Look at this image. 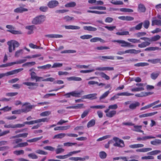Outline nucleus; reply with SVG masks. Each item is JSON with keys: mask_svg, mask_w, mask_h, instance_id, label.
<instances>
[{"mask_svg": "<svg viewBox=\"0 0 161 161\" xmlns=\"http://www.w3.org/2000/svg\"><path fill=\"white\" fill-rule=\"evenodd\" d=\"M114 146L121 148L125 147V143L123 140L116 137H114Z\"/></svg>", "mask_w": 161, "mask_h": 161, "instance_id": "5", "label": "nucleus"}, {"mask_svg": "<svg viewBox=\"0 0 161 161\" xmlns=\"http://www.w3.org/2000/svg\"><path fill=\"white\" fill-rule=\"evenodd\" d=\"M99 75L102 77L104 78L106 80H108L110 79V77L103 72L100 73Z\"/></svg>", "mask_w": 161, "mask_h": 161, "instance_id": "52", "label": "nucleus"}, {"mask_svg": "<svg viewBox=\"0 0 161 161\" xmlns=\"http://www.w3.org/2000/svg\"><path fill=\"white\" fill-rule=\"evenodd\" d=\"M52 67V65L50 64H47L42 66H40L37 67V68L39 69H49Z\"/></svg>", "mask_w": 161, "mask_h": 161, "instance_id": "51", "label": "nucleus"}, {"mask_svg": "<svg viewBox=\"0 0 161 161\" xmlns=\"http://www.w3.org/2000/svg\"><path fill=\"white\" fill-rule=\"evenodd\" d=\"M140 105V103L138 102H136L134 103H133L131 104L129 108L131 109H134L136 108L137 107L139 106Z\"/></svg>", "mask_w": 161, "mask_h": 161, "instance_id": "33", "label": "nucleus"}, {"mask_svg": "<svg viewBox=\"0 0 161 161\" xmlns=\"http://www.w3.org/2000/svg\"><path fill=\"white\" fill-rule=\"evenodd\" d=\"M132 126H133V128L132 129V130L133 131L137 132L142 133L143 134H144L143 131L142 130V126L136 125L134 124V125Z\"/></svg>", "mask_w": 161, "mask_h": 161, "instance_id": "13", "label": "nucleus"}, {"mask_svg": "<svg viewBox=\"0 0 161 161\" xmlns=\"http://www.w3.org/2000/svg\"><path fill=\"white\" fill-rule=\"evenodd\" d=\"M134 95L133 93H130L128 92H123L118 93L117 94V95L118 96H128Z\"/></svg>", "mask_w": 161, "mask_h": 161, "instance_id": "39", "label": "nucleus"}, {"mask_svg": "<svg viewBox=\"0 0 161 161\" xmlns=\"http://www.w3.org/2000/svg\"><path fill=\"white\" fill-rule=\"evenodd\" d=\"M76 5V3L75 2H72L66 4L65 7L67 8H72L75 7Z\"/></svg>", "mask_w": 161, "mask_h": 161, "instance_id": "34", "label": "nucleus"}, {"mask_svg": "<svg viewBox=\"0 0 161 161\" xmlns=\"http://www.w3.org/2000/svg\"><path fill=\"white\" fill-rule=\"evenodd\" d=\"M161 48L158 47H149L145 49V51H154L156 50H161Z\"/></svg>", "mask_w": 161, "mask_h": 161, "instance_id": "32", "label": "nucleus"}, {"mask_svg": "<svg viewBox=\"0 0 161 161\" xmlns=\"http://www.w3.org/2000/svg\"><path fill=\"white\" fill-rule=\"evenodd\" d=\"M28 9L23 7H20L15 9L14 11L16 13H22L24 12H26Z\"/></svg>", "mask_w": 161, "mask_h": 161, "instance_id": "14", "label": "nucleus"}, {"mask_svg": "<svg viewBox=\"0 0 161 161\" xmlns=\"http://www.w3.org/2000/svg\"><path fill=\"white\" fill-rule=\"evenodd\" d=\"M99 58L100 59L103 61L107 59L111 60H114V57L113 56H102L99 57Z\"/></svg>", "mask_w": 161, "mask_h": 161, "instance_id": "31", "label": "nucleus"}, {"mask_svg": "<svg viewBox=\"0 0 161 161\" xmlns=\"http://www.w3.org/2000/svg\"><path fill=\"white\" fill-rule=\"evenodd\" d=\"M99 156L101 159H104L106 158L107 154L104 151H101L99 153Z\"/></svg>", "mask_w": 161, "mask_h": 161, "instance_id": "35", "label": "nucleus"}, {"mask_svg": "<svg viewBox=\"0 0 161 161\" xmlns=\"http://www.w3.org/2000/svg\"><path fill=\"white\" fill-rule=\"evenodd\" d=\"M138 11L141 12H144L145 11L146 8L143 4L140 3L138 5Z\"/></svg>", "mask_w": 161, "mask_h": 161, "instance_id": "30", "label": "nucleus"}, {"mask_svg": "<svg viewBox=\"0 0 161 161\" xmlns=\"http://www.w3.org/2000/svg\"><path fill=\"white\" fill-rule=\"evenodd\" d=\"M70 127V126L69 125L57 126L54 128V130H66L69 129Z\"/></svg>", "mask_w": 161, "mask_h": 161, "instance_id": "17", "label": "nucleus"}, {"mask_svg": "<svg viewBox=\"0 0 161 161\" xmlns=\"http://www.w3.org/2000/svg\"><path fill=\"white\" fill-rule=\"evenodd\" d=\"M87 12L88 13H95L98 14H106V12H105L103 11H92L88 10L87 11Z\"/></svg>", "mask_w": 161, "mask_h": 161, "instance_id": "53", "label": "nucleus"}, {"mask_svg": "<svg viewBox=\"0 0 161 161\" xmlns=\"http://www.w3.org/2000/svg\"><path fill=\"white\" fill-rule=\"evenodd\" d=\"M11 109L12 108L11 107H9L8 106H7L0 109V110L3 111L4 112H6L10 111Z\"/></svg>", "mask_w": 161, "mask_h": 161, "instance_id": "58", "label": "nucleus"}, {"mask_svg": "<svg viewBox=\"0 0 161 161\" xmlns=\"http://www.w3.org/2000/svg\"><path fill=\"white\" fill-rule=\"evenodd\" d=\"M152 93L150 92H142L141 93L136 94L135 96L138 97H142L152 94Z\"/></svg>", "mask_w": 161, "mask_h": 161, "instance_id": "28", "label": "nucleus"}, {"mask_svg": "<svg viewBox=\"0 0 161 161\" xmlns=\"http://www.w3.org/2000/svg\"><path fill=\"white\" fill-rule=\"evenodd\" d=\"M13 153L17 155H23L24 153V151L23 150H15L13 152Z\"/></svg>", "mask_w": 161, "mask_h": 161, "instance_id": "49", "label": "nucleus"}, {"mask_svg": "<svg viewBox=\"0 0 161 161\" xmlns=\"http://www.w3.org/2000/svg\"><path fill=\"white\" fill-rule=\"evenodd\" d=\"M92 36L90 35H84L80 36V38L82 39H88L92 37Z\"/></svg>", "mask_w": 161, "mask_h": 161, "instance_id": "59", "label": "nucleus"}, {"mask_svg": "<svg viewBox=\"0 0 161 161\" xmlns=\"http://www.w3.org/2000/svg\"><path fill=\"white\" fill-rule=\"evenodd\" d=\"M88 156H86L85 157V158H82L80 157H70L69 158V159L71 161H84L86 158L88 159Z\"/></svg>", "mask_w": 161, "mask_h": 161, "instance_id": "19", "label": "nucleus"}, {"mask_svg": "<svg viewBox=\"0 0 161 161\" xmlns=\"http://www.w3.org/2000/svg\"><path fill=\"white\" fill-rule=\"evenodd\" d=\"M59 4L58 2L56 0H51L47 3V6L50 8H53L57 7Z\"/></svg>", "mask_w": 161, "mask_h": 161, "instance_id": "11", "label": "nucleus"}, {"mask_svg": "<svg viewBox=\"0 0 161 161\" xmlns=\"http://www.w3.org/2000/svg\"><path fill=\"white\" fill-rule=\"evenodd\" d=\"M116 34L119 36L129 35V32L128 31H122L118 32L116 33Z\"/></svg>", "mask_w": 161, "mask_h": 161, "instance_id": "40", "label": "nucleus"}, {"mask_svg": "<svg viewBox=\"0 0 161 161\" xmlns=\"http://www.w3.org/2000/svg\"><path fill=\"white\" fill-rule=\"evenodd\" d=\"M144 146L143 144H137L130 145H129V147L132 148H137L143 147Z\"/></svg>", "mask_w": 161, "mask_h": 161, "instance_id": "26", "label": "nucleus"}, {"mask_svg": "<svg viewBox=\"0 0 161 161\" xmlns=\"http://www.w3.org/2000/svg\"><path fill=\"white\" fill-rule=\"evenodd\" d=\"M46 17L44 15H40L34 17L32 20V23L35 25L42 24L46 20Z\"/></svg>", "mask_w": 161, "mask_h": 161, "instance_id": "2", "label": "nucleus"}, {"mask_svg": "<svg viewBox=\"0 0 161 161\" xmlns=\"http://www.w3.org/2000/svg\"><path fill=\"white\" fill-rule=\"evenodd\" d=\"M118 108V106L117 104H114L113 105H111L109 106L108 109H113L114 110Z\"/></svg>", "mask_w": 161, "mask_h": 161, "instance_id": "63", "label": "nucleus"}, {"mask_svg": "<svg viewBox=\"0 0 161 161\" xmlns=\"http://www.w3.org/2000/svg\"><path fill=\"white\" fill-rule=\"evenodd\" d=\"M109 109L107 108L104 111L106 113V116L108 118H112L116 114V111L115 110H110Z\"/></svg>", "mask_w": 161, "mask_h": 161, "instance_id": "8", "label": "nucleus"}, {"mask_svg": "<svg viewBox=\"0 0 161 161\" xmlns=\"http://www.w3.org/2000/svg\"><path fill=\"white\" fill-rule=\"evenodd\" d=\"M119 10L121 12H132L133 11L132 9L130 8H121Z\"/></svg>", "mask_w": 161, "mask_h": 161, "instance_id": "54", "label": "nucleus"}, {"mask_svg": "<svg viewBox=\"0 0 161 161\" xmlns=\"http://www.w3.org/2000/svg\"><path fill=\"white\" fill-rule=\"evenodd\" d=\"M112 42H117L119 44H121V46L123 47H133L134 46L132 45L130 43L126 42L123 40H113Z\"/></svg>", "mask_w": 161, "mask_h": 161, "instance_id": "7", "label": "nucleus"}, {"mask_svg": "<svg viewBox=\"0 0 161 161\" xmlns=\"http://www.w3.org/2000/svg\"><path fill=\"white\" fill-rule=\"evenodd\" d=\"M95 123V120L92 119L89 121L87 124V127L88 128H90L93 126Z\"/></svg>", "mask_w": 161, "mask_h": 161, "instance_id": "47", "label": "nucleus"}, {"mask_svg": "<svg viewBox=\"0 0 161 161\" xmlns=\"http://www.w3.org/2000/svg\"><path fill=\"white\" fill-rule=\"evenodd\" d=\"M136 85L138 86L137 87L132 88L131 91L133 92H139L144 90V86L145 85L142 83H137Z\"/></svg>", "mask_w": 161, "mask_h": 161, "instance_id": "9", "label": "nucleus"}, {"mask_svg": "<svg viewBox=\"0 0 161 161\" xmlns=\"http://www.w3.org/2000/svg\"><path fill=\"white\" fill-rule=\"evenodd\" d=\"M23 84L29 86L28 88L31 90L35 89L38 86L37 83L31 82H24Z\"/></svg>", "mask_w": 161, "mask_h": 161, "instance_id": "10", "label": "nucleus"}, {"mask_svg": "<svg viewBox=\"0 0 161 161\" xmlns=\"http://www.w3.org/2000/svg\"><path fill=\"white\" fill-rule=\"evenodd\" d=\"M22 141V140L20 138H18L13 141L12 144L14 145V146L15 145H18L19 144L20 142Z\"/></svg>", "mask_w": 161, "mask_h": 161, "instance_id": "45", "label": "nucleus"}, {"mask_svg": "<svg viewBox=\"0 0 161 161\" xmlns=\"http://www.w3.org/2000/svg\"><path fill=\"white\" fill-rule=\"evenodd\" d=\"M24 51L23 49H21L17 50L15 52V57H18L20 55L22 54L23 53Z\"/></svg>", "mask_w": 161, "mask_h": 161, "instance_id": "42", "label": "nucleus"}, {"mask_svg": "<svg viewBox=\"0 0 161 161\" xmlns=\"http://www.w3.org/2000/svg\"><path fill=\"white\" fill-rule=\"evenodd\" d=\"M51 114V112L50 111H47L42 112L40 114V115L41 116H48Z\"/></svg>", "mask_w": 161, "mask_h": 161, "instance_id": "57", "label": "nucleus"}, {"mask_svg": "<svg viewBox=\"0 0 161 161\" xmlns=\"http://www.w3.org/2000/svg\"><path fill=\"white\" fill-rule=\"evenodd\" d=\"M161 37L159 35H157L153 36L151 38L147 37H141L140 39L145 41L141 43L138 45V47L141 48H144L149 46L151 44V42H155L160 39Z\"/></svg>", "mask_w": 161, "mask_h": 161, "instance_id": "1", "label": "nucleus"}, {"mask_svg": "<svg viewBox=\"0 0 161 161\" xmlns=\"http://www.w3.org/2000/svg\"><path fill=\"white\" fill-rule=\"evenodd\" d=\"M80 152V150H78L77 151H74L73 152H71L65 155L66 158L68 157L72 156L73 155L76 154L77 153H79Z\"/></svg>", "mask_w": 161, "mask_h": 161, "instance_id": "37", "label": "nucleus"}, {"mask_svg": "<svg viewBox=\"0 0 161 161\" xmlns=\"http://www.w3.org/2000/svg\"><path fill=\"white\" fill-rule=\"evenodd\" d=\"M35 106L31 105L29 103H25L22 106L21 108L23 113H27L30 111Z\"/></svg>", "mask_w": 161, "mask_h": 161, "instance_id": "4", "label": "nucleus"}, {"mask_svg": "<svg viewBox=\"0 0 161 161\" xmlns=\"http://www.w3.org/2000/svg\"><path fill=\"white\" fill-rule=\"evenodd\" d=\"M7 31L10 32L14 34H22V32L20 31H15L14 30H8Z\"/></svg>", "mask_w": 161, "mask_h": 161, "instance_id": "41", "label": "nucleus"}, {"mask_svg": "<svg viewBox=\"0 0 161 161\" xmlns=\"http://www.w3.org/2000/svg\"><path fill=\"white\" fill-rule=\"evenodd\" d=\"M150 25V22L148 20H145L143 23V26L146 29L148 28Z\"/></svg>", "mask_w": 161, "mask_h": 161, "instance_id": "64", "label": "nucleus"}, {"mask_svg": "<svg viewBox=\"0 0 161 161\" xmlns=\"http://www.w3.org/2000/svg\"><path fill=\"white\" fill-rule=\"evenodd\" d=\"M7 44L8 46V51L9 53H12L15 50L16 47L19 46V44L17 41L14 40H11L8 41Z\"/></svg>", "mask_w": 161, "mask_h": 161, "instance_id": "3", "label": "nucleus"}, {"mask_svg": "<svg viewBox=\"0 0 161 161\" xmlns=\"http://www.w3.org/2000/svg\"><path fill=\"white\" fill-rule=\"evenodd\" d=\"M148 65L149 64L147 63H139L135 64V66L137 67L145 66H148Z\"/></svg>", "mask_w": 161, "mask_h": 161, "instance_id": "56", "label": "nucleus"}, {"mask_svg": "<svg viewBox=\"0 0 161 161\" xmlns=\"http://www.w3.org/2000/svg\"><path fill=\"white\" fill-rule=\"evenodd\" d=\"M64 27L66 29L78 30L80 29L79 26L75 25H65Z\"/></svg>", "mask_w": 161, "mask_h": 161, "instance_id": "25", "label": "nucleus"}, {"mask_svg": "<svg viewBox=\"0 0 161 161\" xmlns=\"http://www.w3.org/2000/svg\"><path fill=\"white\" fill-rule=\"evenodd\" d=\"M110 93L109 91H108L105 92L99 97V100L101 101L103 99H105L108 96V95Z\"/></svg>", "mask_w": 161, "mask_h": 161, "instance_id": "38", "label": "nucleus"}, {"mask_svg": "<svg viewBox=\"0 0 161 161\" xmlns=\"http://www.w3.org/2000/svg\"><path fill=\"white\" fill-rule=\"evenodd\" d=\"M160 74V72H153L151 74L150 77L153 80L156 79Z\"/></svg>", "mask_w": 161, "mask_h": 161, "instance_id": "29", "label": "nucleus"}, {"mask_svg": "<svg viewBox=\"0 0 161 161\" xmlns=\"http://www.w3.org/2000/svg\"><path fill=\"white\" fill-rule=\"evenodd\" d=\"M142 160L153 159L154 157L152 156H143L141 157Z\"/></svg>", "mask_w": 161, "mask_h": 161, "instance_id": "62", "label": "nucleus"}, {"mask_svg": "<svg viewBox=\"0 0 161 161\" xmlns=\"http://www.w3.org/2000/svg\"><path fill=\"white\" fill-rule=\"evenodd\" d=\"M151 143L154 145H157L161 144V140L159 139H155L154 141L151 142Z\"/></svg>", "mask_w": 161, "mask_h": 161, "instance_id": "46", "label": "nucleus"}, {"mask_svg": "<svg viewBox=\"0 0 161 161\" xmlns=\"http://www.w3.org/2000/svg\"><path fill=\"white\" fill-rule=\"evenodd\" d=\"M74 109H81L85 108L83 103L78 104L75 106H74Z\"/></svg>", "mask_w": 161, "mask_h": 161, "instance_id": "61", "label": "nucleus"}, {"mask_svg": "<svg viewBox=\"0 0 161 161\" xmlns=\"http://www.w3.org/2000/svg\"><path fill=\"white\" fill-rule=\"evenodd\" d=\"M23 69V68H20L7 72L5 73L0 74V79L5 76H8L17 74L21 71Z\"/></svg>", "mask_w": 161, "mask_h": 161, "instance_id": "6", "label": "nucleus"}, {"mask_svg": "<svg viewBox=\"0 0 161 161\" xmlns=\"http://www.w3.org/2000/svg\"><path fill=\"white\" fill-rule=\"evenodd\" d=\"M45 36L46 37H48L49 38H62L63 37V36L59 34H48L46 35H45Z\"/></svg>", "mask_w": 161, "mask_h": 161, "instance_id": "15", "label": "nucleus"}, {"mask_svg": "<svg viewBox=\"0 0 161 161\" xmlns=\"http://www.w3.org/2000/svg\"><path fill=\"white\" fill-rule=\"evenodd\" d=\"M141 52L139 50H136L135 49H130L125 51V53L136 54Z\"/></svg>", "mask_w": 161, "mask_h": 161, "instance_id": "16", "label": "nucleus"}, {"mask_svg": "<svg viewBox=\"0 0 161 161\" xmlns=\"http://www.w3.org/2000/svg\"><path fill=\"white\" fill-rule=\"evenodd\" d=\"M42 137V136L39 137L31 139L28 140L27 141L29 142H35L41 139Z\"/></svg>", "mask_w": 161, "mask_h": 161, "instance_id": "44", "label": "nucleus"}, {"mask_svg": "<svg viewBox=\"0 0 161 161\" xmlns=\"http://www.w3.org/2000/svg\"><path fill=\"white\" fill-rule=\"evenodd\" d=\"M89 65H81L80 64H76V68L78 69H87L88 68Z\"/></svg>", "mask_w": 161, "mask_h": 161, "instance_id": "60", "label": "nucleus"}, {"mask_svg": "<svg viewBox=\"0 0 161 161\" xmlns=\"http://www.w3.org/2000/svg\"><path fill=\"white\" fill-rule=\"evenodd\" d=\"M127 40L130 42L134 43H140L141 42L140 40L135 38H129L127 39Z\"/></svg>", "mask_w": 161, "mask_h": 161, "instance_id": "50", "label": "nucleus"}, {"mask_svg": "<svg viewBox=\"0 0 161 161\" xmlns=\"http://www.w3.org/2000/svg\"><path fill=\"white\" fill-rule=\"evenodd\" d=\"M155 25L161 26V20L155 19L154 18H153L152 22V25L154 26Z\"/></svg>", "mask_w": 161, "mask_h": 161, "instance_id": "20", "label": "nucleus"}, {"mask_svg": "<svg viewBox=\"0 0 161 161\" xmlns=\"http://www.w3.org/2000/svg\"><path fill=\"white\" fill-rule=\"evenodd\" d=\"M83 29L84 30L90 31H95L97 30V28L91 26H84Z\"/></svg>", "mask_w": 161, "mask_h": 161, "instance_id": "23", "label": "nucleus"}, {"mask_svg": "<svg viewBox=\"0 0 161 161\" xmlns=\"http://www.w3.org/2000/svg\"><path fill=\"white\" fill-rule=\"evenodd\" d=\"M83 91H81L80 92H78L77 91H74L71 92V96L75 97H80L81 93L83 92Z\"/></svg>", "mask_w": 161, "mask_h": 161, "instance_id": "24", "label": "nucleus"}, {"mask_svg": "<svg viewBox=\"0 0 161 161\" xmlns=\"http://www.w3.org/2000/svg\"><path fill=\"white\" fill-rule=\"evenodd\" d=\"M66 135V134L65 133H60L55 135L53 137V139H61L64 137Z\"/></svg>", "mask_w": 161, "mask_h": 161, "instance_id": "36", "label": "nucleus"}, {"mask_svg": "<svg viewBox=\"0 0 161 161\" xmlns=\"http://www.w3.org/2000/svg\"><path fill=\"white\" fill-rule=\"evenodd\" d=\"M152 149L151 148H143L141 149H137L136 151L137 152L145 153L152 150Z\"/></svg>", "mask_w": 161, "mask_h": 161, "instance_id": "22", "label": "nucleus"}, {"mask_svg": "<svg viewBox=\"0 0 161 161\" xmlns=\"http://www.w3.org/2000/svg\"><path fill=\"white\" fill-rule=\"evenodd\" d=\"M90 41L92 42H95L98 41L102 43H104L105 42V41L104 40L98 37H95L92 38L90 39Z\"/></svg>", "mask_w": 161, "mask_h": 161, "instance_id": "21", "label": "nucleus"}, {"mask_svg": "<svg viewBox=\"0 0 161 161\" xmlns=\"http://www.w3.org/2000/svg\"><path fill=\"white\" fill-rule=\"evenodd\" d=\"M96 70H99L101 71L104 70H114V68L113 67H98L96 69Z\"/></svg>", "mask_w": 161, "mask_h": 161, "instance_id": "18", "label": "nucleus"}, {"mask_svg": "<svg viewBox=\"0 0 161 161\" xmlns=\"http://www.w3.org/2000/svg\"><path fill=\"white\" fill-rule=\"evenodd\" d=\"M36 63L35 62H29L25 63L22 65V66H31L35 64Z\"/></svg>", "mask_w": 161, "mask_h": 161, "instance_id": "55", "label": "nucleus"}, {"mask_svg": "<svg viewBox=\"0 0 161 161\" xmlns=\"http://www.w3.org/2000/svg\"><path fill=\"white\" fill-rule=\"evenodd\" d=\"M161 59L160 58H156L154 59H148L147 61L150 62L153 64H156L160 61Z\"/></svg>", "mask_w": 161, "mask_h": 161, "instance_id": "43", "label": "nucleus"}, {"mask_svg": "<svg viewBox=\"0 0 161 161\" xmlns=\"http://www.w3.org/2000/svg\"><path fill=\"white\" fill-rule=\"evenodd\" d=\"M161 153V151L158 150H156L147 153V155H153Z\"/></svg>", "mask_w": 161, "mask_h": 161, "instance_id": "48", "label": "nucleus"}, {"mask_svg": "<svg viewBox=\"0 0 161 161\" xmlns=\"http://www.w3.org/2000/svg\"><path fill=\"white\" fill-rule=\"evenodd\" d=\"M97 93L90 94L83 96L82 98L83 99H90L91 100H93L97 98Z\"/></svg>", "mask_w": 161, "mask_h": 161, "instance_id": "12", "label": "nucleus"}, {"mask_svg": "<svg viewBox=\"0 0 161 161\" xmlns=\"http://www.w3.org/2000/svg\"><path fill=\"white\" fill-rule=\"evenodd\" d=\"M28 145V144L27 142H24L20 143L18 145H15L13 147L14 148H16L18 147H25Z\"/></svg>", "mask_w": 161, "mask_h": 161, "instance_id": "27", "label": "nucleus"}]
</instances>
